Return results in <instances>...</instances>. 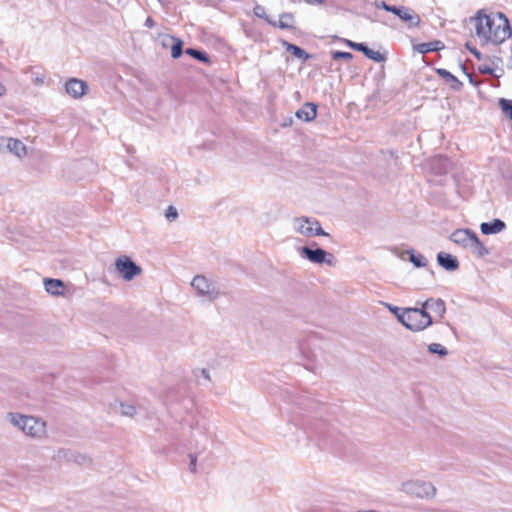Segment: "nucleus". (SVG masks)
I'll return each instance as SVG.
<instances>
[{
  "label": "nucleus",
  "mask_w": 512,
  "mask_h": 512,
  "mask_svg": "<svg viewBox=\"0 0 512 512\" xmlns=\"http://www.w3.org/2000/svg\"><path fill=\"white\" fill-rule=\"evenodd\" d=\"M189 459H190V463H189V471L192 472V473H195L196 470H197V455L196 454H189Z\"/></svg>",
  "instance_id": "nucleus-39"
},
{
  "label": "nucleus",
  "mask_w": 512,
  "mask_h": 512,
  "mask_svg": "<svg viewBox=\"0 0 512 512\" xmlns=\"http://www.w3.org/2000/svg\"><path fill=\"white\" fill-rule=\"evenodd\" d=\"M402 325L410 331L420 332L433 324V319L429 318L426 320L420 317L416 308H406V314Z\"/></svg>",
  "instance_id": "nucleus-5"
},
{
  "label": "nucleus",
  "mask_w": 512,
  "mask_h": 512,
  "mask_svg": "<svg viewBox=\"0 0 512 512\" xmlns=\"http://www.w3.org/2000/svg\"><path fill=\"white\" fill-rule=\"evenodd\" d=\"M430 301V310L436 313L440 318H443L446 313L445 302L441 298H429Z\"/></svg>",
  "instance_id": "nucleus-25"
},
{
  "label": "nucleus",
  "mask_w": 512,
  "mask_h": 512,
  "mask_svg": "<svg viewBox=\"0 0 512 512\" xmlns=\"http://www.w3.org/2000/svg\"><path fill=\"white\" fill-rule=\"evenodd\" d=\"M478 72L481 73V74H489V75H494L496 78H499L502 76L503 74V69H501V74H495L494 73V68L488 66V65H480L478 66Z\"/></svg>",
  "instance_id": "nucleus-37"
},
{
  "label": "nucleus",
  "mask_w": 512,
  "mask_h": 512,
  "mask_svg": "<svg viewBox=\"0 0 512 512\" xmlns=\"http://www.w3.org/2000/svg\"><path fill=\"white\" fill-rule=\"evenodd\" d=\"M331 57L333 60H344V61H350L353 59V54L350 52L345 51H331Z\"/></svg>",
  "instance_id": "nucleus-35"
},
{
  "label": "nucleus",
  "mask_w": 512,
  "mask_h": 512,
  "mask_svg": "<svg viewBox=\"0 0 512 512\" xmlns=\"http://www.w3.org/2000/svg\"><path fill=\"white\" fill-rule=\"evenodd\" d=\"M291 124H292V119H289V121H286V123H284V126L291 125Z\"/></svg>",
  "instance_id": "nucleus-53"
},
{
  "label": "nucleus",
  "mask_w": 512,
  "mask_h": 512,
  "mask_svg": "<svg viewBox=\"0 0 512 512\" xmlns=\"http://www.w3.org/2000/svg\"><path fill=\"white\" fill-rule=\"evenodd\" d=\"M144 25L147 27V28H153L155 26V21L152 17H147V19L145 20V23Z\"/></svg>",
  "instance_id": "nucleus-46"
},
{
  "label": "nucleus",
  "mask_w": 512,
  "mask_h": 512,
  "mask_svg": "<svg viewBox=\"0 0 512 512\" xmlns=\"http://www.w3.org/2000/svg\"><path fill=\"white\" fill-rule=\"evenodd\" d=\"M201 374L202 376L207 379V380H210V375H209V371L206 370V369H201Z\"/></svg>",
  "instance_id": "nucleus-49"
},
{
  "label": "nucleus",
  "mask_w": 512,
  "mask_h": 512,
  "mask_svg": "<svg viewBox=\"0 0 512 512\" xmlns=\"http://www.w3.org/2000/svg\"><path fill=\"white\" fill-rule=\"evenodd\" d=\"M62 457L66 458L69 461L72 460L78 464H85V463L90 462V459L83 454L74 453L72 451L65 450V449H59L58 450V458H62Z\"/></svg>",
  "instance_id": "nucleus-21"
},
{
  "label": "nucleus",
  "mask_w": 512,
  "mask_h": 512,
  "mask_svg": "<svg viewBox=\"0 0 512 512\" xmlns=\"http://www.w3.org/2000/svg\"><path fill=\"white\" fill-rule=\"evenodd\" d=\"M367 47H368V45L366 43L357 42L355 47H354V50L358 51V52H362L364 54L366 49H367Z\"/></svg>",
  "instance_id": "nucleus-43"
},
{
  "label": "nucleus",
  "mask_w": 512,
  "mask_h": 512,
  "mask_svg": "<svg viewBox=\"0 0 512 512\" xmlns=\"http://www.w3.org/2000/svg\"><path fill=\"white\" fill-rule=\"evenodd\" d=\"M437 262L439 266L449 272L456 271L460 265L456 256L442 251L437 254Z\"/></svg>",
  "instance_id": "nucleus-11"
},
{
  "label": "nucleus",
  "mask_w": 512,
  "mask_h": 512,
  "mask_svg": "<svg viewBox=\"0 0 512 512\" xmlns=\"http://www.w3.org/2000/svg\"><path fill=\"white\" fill-rule=\"evenodd\" d=\"M22 432L31 437H41L45 433V423L33 416H27L22 426Z\"/></svg>",
  "instance_id": "nucleus-9"
},
{
  "label": "nucleus",
  "mask_w": 512,
  "mask_h": 512,
  "mask_svg": "<svg viewBox=\"0 0 512 512\" xmlns=\"http://www.w3.org/2000/svg\"><path fill=\"white\" fill-rule=\"evenodd\" d=\"M163 45L171 46V56L173 59H178L183 54V41L179 38L167 35L163 40Z\"/></svg>",
  "instance_id": "nucleus-15"
},
{
  "label": "nucleus",
  "mask_w": 512,
  "mask_h": 512,
  "mask_svg": "<svg viewBox=\"0 0 512 512\" xmlns=\"http://www.w3.org/2000/svg\"><path fill=\"white\" fill-rule=\"evenodd\" d=\"M191 285L201 295L208 296L210 299L218 297V291L215 286L212 285L208 279L203 275H197L193 278Z\"/></svg>",
  "instance_id": "nucleus-8"
},
{
  "label": "nucleus",
  "mask_w": 512,
  "mask_h": 512,
  "mask_svg": "<svg viewBox=\"0 0 512 512\" xmlns=\"http://www.w3.org/2000/svg\"><path fill=\"white\" fill-rule=\"evenodd\" d=\"M317 108V104L312 102H306L302 105V107L299 110L296 111L295 115L300 120L310 122L316 118Z\"/></svg>",
  "instance_id": "nucleus-12"
},
{
  "label": "nucleus",
  "mask_w": 512,
  "mask_h": 512,
  "mask_svg": "<svg viewBox=\"0 0 512 512\" xmlns=\"http://www.w3.org/2000/svg\"><path fill=\"white\" fill-rule=\"evenodd\" d=\"M506 227V224L501 219L495 218L490 222H483L480 225V230L484 235H492L501 232Z\"/></svg>",
  "instance_id": "nucleus-14"
},
{
  "label": "nucleus",
  "mask_w": 512,
  "mask_h": 512,
  "mask_svg": "<svg viewBox=\"0 0 512 512\" xmlns=\"http://www.w3.org/2000/svg\"><path fill=\"white\" fill-rule=\"evenodd\" d=\"M472 20L475 21L476 35L483 44L499 45L512 36L509 20L502 12L491 16L479 10Z\"/></svg>",
  "instance_id": "nucleus-1"
},
{
  "label": "nucleus",
  "mask_w": 512,
  "mask_h": 512,
  "mask_svg": "<svg viewBox=\"0 0 512 512\" xmlns=\"http://www.w3.org/2000/svg\"><path fill=\"white\" fill-rule=\"evenodd\" d=\"M466 77L468 78V81L471 85H473L475 87H478L481 85V81H478L477 79H475V77L472 74L466 73Z\"/></svg>",
  "instance_id": "nucleus-42"
},
{
  "label": "nucleus",
  "mask_w": 512,
  "mask_h": 512,
  "mask_svg": "<svg viewBox=\"0 0 512 512\" xmlns=\"http://www.w3.org/2000/svg\"><path fill=\"white\" fill-rule=\"evenodd\" d=\"M473 234H476V233L469 229H457L451 234L450 239L455 244H458L464 248H467L470 245Z\"/></svg>",
  "instance_id": "nucleus-13"
},
{
  "label": "nucleus",
  "mask_w": 512,
  "mask_h": 512,
  "mask_svg": "<svg viewBox=\"0 0 512 512\" xmlns=\"http://www.w3.org/2000/svg\"><path fill=\"white\" fill-rule=\"evenodd\" d=\"M305 367H306L308 370H313L311 367H308L307 365H305Z\"/></svg>",
  "instance_id": "nucleus-56"
},
{
  "label": "nucleus",
  "mask_w": 512,
  "mask_h": 512,
  "mask_svg": "<svg viewBox=\"0 0 512 512\" xmlns=\"http://www.w3.org/2000/svg\"><path fill=\"white\" fill-rule=\"evenodd\" d=\"M406 253L409 255V261L414 265V267L423 268L427 266L428 260L424 255L416 253L414 249H409Z\"/></svg>",
  "instance_id": "nucleus-23"
},
{
  "label": "nucleus",
  "mask_w": 512,
  "mask_h": 512,
  "mask_svg": "<svg viewBox=\"0 0 512 512\" xmlns=\"http://www.w3.org/2000/svg\"><path fill=\"white\" fill-rule=\"evenodd\" d=\"M115 268L125 281H131L142 273V268L126 255L116 258Z\"/></svg>",
  "instance_id": "nucleus-4"
},
{
  "label": "nucleus",
  "mask_w": 512,
  "mask_h": 512,
  "mask_svg": "<svg viewBox=\"0 0 512 512\" xmlns=\"http://www.w3.org/2000/svg\"><path fill=\"white\" fill-rule=\"evenodd\" d=\"M427 350L431 354H437L439 357L443 358L448 355V350L441 344L431 343L428 345Z\"/></svg>",
  "instance_id": "nucleus-28"
},
{
  "label": "nucleus",
  "mask_w": 512,
  "mask_h": 512,
  "mask_svg": "<svg viewBox=\"0 0 512 512\" xmlns=\"http://www.w3.org/2000/svg\"><path fill=\"white\" fill-rule=\"evenodd\" d=\"M391 13L405 23L409 29L418 27L421 22L420 16L413 9L406 6L395 5Z\"/></svg>",
  "instance_id": "nucleus-7"
},
{
  "label": "nucleus",
  "mask_w": 512,
  "mask_h": 512,
  "mask_svg": "<svg viewBox=\"0 0 512 512\" xmlns=\"http://www.w3.org/2000/svg\"><path fill=\"white\" fill-rule=\"evenodd\" d=\"M367 47H368V45L366 43L357 42L355 47H354V50L358 51V52H362L364 54L366 49H367Z\"/></svg>",
  "instance_id": "nucleus-44"
},
{
  "label": "nucleus",
  "mask_w": 512,
  "mask_h": 512,
  "mask_svg": "<svg viewBox=\"0 0 512 512\" xmlns=\"http://www.w3.org/2000/svg\"><path fill=\"white\" fill-rule=\"evenodd\" d=\"M26 418H27L26 415H22V414H19V413L9 412L7 414V419L9 420V422L13 426L18 427L21 431H22L23 423L25 422Z\"/></svg>",
  "instance_id": "nucleus-27"
},
{
  "label": "nucleus",
  "mask_w": 512,
  "mask_h": 512,
  "mask_svg": "<svg viewBox=\"0 0 512 512\" xmlns=\"http://www.w3.org/2000/svg\"><path fill=\"white\" fill-rule=\"evenodd\" d=\"M343 41H344V43H345L348 47H350L351 49H353V50H354V47H355V45H356V43H357V42H354V41H351V40H348V39H344Z\"/></svg>",
  "instance_id": "nucleus-47"
},
{
  "label": "nucleus",
  "mask_w": 512,
  "mask_h": 512,
  "mask_svg": "<svg viewBox=\"0 0 512 512\" xmlns=\"http://www.w3.org/2000/svg\"><path fill=\"white\" fill-rule=\"evenodd\" d=\"M293 21H294V19H293V20H290V19H284V22H286V23H288V24H292V25H293V23H292Z\"/></svg>",
  "instance_id": "nucleus-51"
},
{
  "label": "nucleus",
  "mask_w": 512,
  "mask_h": 512,
  "mask_svg": "<svg viewBox=\"0 0 512 512\" xmlns=\"http://www.w3.org/2000/svg\"><path fill=\"white\" fill-rule=\"evenodd\" d=\"M385 305L388 308V310L395 315V317L401 324L405 322L404 318H405V314H406V308L402 309V308H399L397 306H394V305L388 304V303H386Z\"/></svg>",
  "instance_id": "nucleus-31"
},
{
  "label": "nucleus",
  "mask_w": 512,
  "mask_h": 512,
  "mask_svg": "<svg viewBox=\"0 0 512 512\" xmlns=\"http://www.w3.org/2000/svg\"><path fill=\"white\" fill-rule=\"evenodd\" d=\"M291 124H292V119H289V121H286V123H284V126L291 125Z\"/></svg>",
  "instance_id": "nucleus-54"
},
{
  "label": "nucleus",
  "mask_w": 512,
  "mask_h": 512,
  "mask_svg": "<svg viewBox=\"0 0 512 512\" xmlns=\"http://www.w3.org/2000/svg\"><path fill=\"white\" fill-rule=\"evenodd\" d=\"M44 286L47 293L58 296L63 293L62 289L64 288V282L60 279L45 278Z\"/></svg>",
  "instance_id": "nucleus-20"
},
{
  "label": "nucleus",
  "mask_w": 512,
  "mask_h": 512,
  "mask_svg": "<svg viewBox=\"0 0 512 512\" xmlns=\"http://www.w3.org/2000/svg\"><path fill=\"white\" fill-rule=\"evenodd\" d=\"M310 223L312 225V236H329V234L323 230V228L320 225V222L317 219L312 218Z\"/></svg>",
  "instance_id": "nucleus-33"
},
{
  "label": "nucleus",
  "mask_w": 512,
  "mask_h": 512,
  "mask_svg": "<svg viewBox=\"0 0 512 512\" xmlns=\"http://www.w3.org/2000/svg\"><path fill=\"white\" fill-rule=\"evenodd\" d=\"M253 14L257 18L265 20L269 25H271L274 28H279L282 30L294 29V25L284 22V19L293 20L294 15L291 12L281 13L279 15V21H275L266 14L265 8L262 5L256 4L253 8Z\"/></svg>",
  "instance_id": "nucleus-6"
},
{
  "label": "nucleus",
  "mask_w": 512,
  "mask_h": 512,
  "mask_svg": "<svg viewBox=\"0 0 512 512\" xmlns=\"http://www.w3.org/2000/svg\"><path fill=\"white\" fill-rule=\"evenodd\" d=\"M299 253L302 258L315 264L325 263L328 266H334L336 263L334 255L318 247L316 242H313L311 246H302L299 248Z\"/></svg>",
  "instance_id": "nucleus-2"
},
{
  "label": "nucleus",
  "mask_w": 512,
  "mask_h": 512,
  "mask_svg": "<svg viewBox=\"0 0 512 512\" xmlns=\"http://www.w3.org/2000/svg\"><path fill=\"white\" fill-rule=\"evenodd\" d=\"M460 68H461V71L466 75V73H469L465 67L464 64L460 63Z\"/></svg>",
  "instance_id": "nucleus-50"
},
{
  "label": "nucleus",
  "mask_w": 512,
  "mask_h": 512,
  "mask_svg": "<svg viewBox=\"0 0 512 512\" xmlns=\"http://www.w3.org/2000/svg\"><path fill=\"white\" fill-rule=\"evenodd\" d=\"M418 304H420V307H415V308L418 311V314H420V317H423L426 320H428L429 318H432L431 315L427 311L428 309H430L429 298L421 303L418 302Z\"/></svg>",
  "instance_id": "nucleus-32"
},
{
  "label": "nucleus",
  "mask_w": 512,
  "mask_h": 512,
  "mask_svg": "<svg viewBox=\"0 0 512 512\" xmlns=\"http://www.w3.org/2000/svg\"><path fill=\"white\" fill-rule=\"evenodd\" d=\"M445 45L442 41L435 40L431 42L419 43L414 46V49L420 54H427L429 52L440 51L444 49Z\"/></svg>",
  "instance_id": "nucleus-19"
},
{
  "label": "nucleus",
  "mask_w": 512,
  "mask_h": 512,
  "mask_svg": "<svg viewBox=\"0 0 512 512\" xmlns=\"http://www.w3.org/2000/svg\"><path fill=\"white\" fill-rule=\"evenodd\" d=\"M465 46L470 51V53H472L476 57L477 60H482L483 55L480 51L476 49V47L471 46L468 42L466 43Z\"/></svg>",
  "instance_id": "nucleus-40"
},
{
  "label": "nucleus",
  "mask_w": 512,
  "mask_h": 512,
  "mask_svg": "<svg viewBox=\"0 0 512 512\" xmlns=\"http://www.w3.org/2000/svg\"><path fill=\"white\" fill-rule=\"evenodd\" d=\"M45 76L44 75H38L35 78H33V83L37 86H40L44 83Z\"/></svg>",
  "instance_id": "nucleus-45"
},
{
  "label": "nucleus",
  "mask_w": 512,
  "mask_h": 512,
  "mask_svg": "<svg viewBox=\"0 0 512 512\" xmlns=\"http://www.w3.org/2000/svg\"><path fill=\"white\" fill-rule=\"evenodd\" d=\"M402 491L418 498H433L436 495V487L426 481L409 480L402 484Z\"/></svg>",
  "instance_id": "nucleus-3"
},
{
  "label": "nucleus",
  "mask_w": 512,
  "mask_h": 512,
  "mask_svg": "<svg viewBox=\"0 0 512 512\" xmlns=\"http://www.w3.org/2000/svg\"><path fill=\"white\" fill-rule=\"evenodd\" d=\"M310 223L312 225V236H329V234L323 230V228L320 225V222L317 219L312 218Z\"/></svg>",
  "instance_id": "nucleus-34"
},
{
  "label": "nucleus",
  "mask_w": 512,
  "mask_h": 512,
  "mask_svg": "<svg viewBox=\"0 0 512 512\" xmlns=\"http://www.w3.org/2000/svg\"><path fill=\"white\" fill-rule=\"evenodd\" d=\"M498 105L503 113L512 121V100L506 98H500Z\"/></svg>",
  "instance_id": "nucleus-30"
},
{
  "label": "nucleus",
  "mask_w": 512,
  "mask_h": 512,
  "mask_svg": "<svg viewBox=\"0 0 512 512\" xmlns=\"http://www.w3.org/2000/svg\"><path fill=\"white\" fill-rule=\"evenodd\" d=\"M88 89L87 83L77 78H71L65 83V90L73 98H80Z\"/></svg>",
  "instance_id": "nucleus-10"
},
{
  "label": "nucleus",
  "mask_w": 512,
  "mask_h": 512,
  "mask_svg": "<svg viewBox=\"0 0 512 512\" xmlns=\"http://www.w3.org/2000/svg\"><path fill=\"white\" fill-rule=\"evenodd\" d=\"M470 248L472 253L477 255L478 257L482 258L489 254L488 249L483 245V243L480 241L477 234H473L472 240L470 242V245L467 247Z\"/></svg>",
  "instance_id": "nucleus-22"
},
{
  "label": "nucleus",
  "mask_w": 512,
  "mask_h": 512,
  "mask_svg": "<svg viewBox=\"0 0 512 512\" xmlns=\"http://www.w3.org/2000/svg\"><path fill=\"white\" fill-rule=\"evenodd\" d=\"M436 73L450 84V88L453 91H460L463 88V83L448 70L437 68Z\"/></svg>",
  "instance_id": "nucleus-16"
},
{
  "label": "nucleus",
  "mask_w": 512,
  "mask_h": 512,
  "mask_svg": "<svg viewBox=\"0 0 512 512\" xmlns=\"http://www.w3.org/2000/svg\"><path fill=\"white\" fill-rule=\"evenodd\" d=\"M308 4H323L324 0H304Z\"/></svg>",
  "instance_id": "nucleus-48"
},
{
  "label": "nucleus",
  "mask_w": 512,
  "mask_h": 512,
  "mask_svg": "<svg viewBox=\"0 0 512 512\" xmlns=\"http://www.w3.org/2000/svg\"><path fill=\"white\" fill-rule=\"evenodd\" d=\"M8 149L18 157L26 154V146L18 139H9Z\"/></svg>",
  "instance_id": "nucleus-26"
},
{
  "label": "nucleus",
  "mask_w": 512,
  "mask_h": 512,
  "mask_svg": "<svg viewBox=\"0 0 512 512\" xmlns=\"http://www.w3.org/2000/svg\"><path fill=\"white\" fill-rule=\"evenodd\" d=\"M185 53L202 63L210 64V62H211L210 56L203 50L189 47L185 50Z\"/></svg>",
  "instance_id": "nucleus-24"
},
{
  "label": "nucleus",
  "mask_w": 512,
  "mask_h": 512,
  "mask_svg": "<svg viewBox=\"0 0 512 512\" xmlns=\"http://www.w3.org/2000/svg\"><path fill=\"white\" fill-rule=\"evenodd\" d=\"M364 55L368 59L373 60L374 62H377V63H381V62H384L386 60L385 54H383V53H381L379 51H374V50H372L369 47H367Z\"/></svg>",
  "instance_id": "nucleus-29"
},
{
  "label": "nucleus",
  "mask_w": 512,
  "mask_h": 512,
  "mask_svg": "<svg viewBox=\"0 0 512 512\" xmlns=\"http://www.w3.org/2000/svg\"><path fill=\"white\" fill-rule=\"evenodd\" d=\"M165 217L170 222L175 221L178 217L177 209L172 205L168 206V208L166 209V212H165Z\"/></svg>",
  "instance_id": "nucleus-38"
},
{
  "label": "nucleus",
  "mask_w": 512,
  "mask_h": 512,
  "mask_svg": "<svg viewBox=\"0 0 512 512\" xmlns=\"http://www.w3.org/2000/svg\"><path fill=\"white\" fill-rule=\"evenodd\" d=\"M1 90L2 91H0V96H2L4 94L5 88L3 86H1Z\"/></svg>",
  "instance_id": "nucleus-55"
},
{
  "label": "nucleus",
  "mask_w": 512,
  "mask_h": 512,
  "mask_svg": "<svg viewBox=\"0 0 512 512\" xmlns=\"http://www.w3.org/2000/svg\"><path fill=\"white\" fill-rule=\"evenodd\" d=\"M281 44L283 47H285L286 51L291 53L297 59L302 60L303 62H306L311 58V55L309 53H307L303 48L299 47L296 44L289 43L286 40H282Z\"/></svg>",
  "instance_id": "nucleus-18"
},
{
  "label": "nucleus",
  "mask_w": 512,
  "mask_h": 512,
  "mask_svg": "<svg viewBox=\"0 0 512 512\" xmlns=\"http://www.w3.org/2000/svg\"><path fill=\"white\" fill-rule=\"evenodd\" d=\"M376 6L378 8H382L383 10L391 13V11L393 10L395 5H390V4L386 3L385 1H380V3H377Z\"/></svg>",
  "instance_id": "nucleus-41"
},
{
  "label": "nucleus",
  "mask_w": 512,
  "mask_h": 512,
  "mask_svg": "<svg viewBox=\"0 0 512 512\" xmlns=\"http://www.w3.org/2000/svg\"><path fill=\"white\" fill-rule=\"evenodd\" d=\"M120 409L123 416L133 417L136 414V408L132 404L120 402Z\"/></svg>",
  "instance_id": "nucleus-36"
},
{
  "label": "nucleus",
  "mask_w": 512,
  "mask_h": 512,
  "mask_svg": "<svg viewBox=\"0 0 512 512\" xmlns=\"http://www.w3.org/2000/svg\"><path fill=\"white\" fill-rule=\"evenodd\" d=\"M312 220L311 217H297L294 219V227H295V230L306 236V237H311L312 236V225L310 223V221Z\"/></svg>",
  "instance_id": "nucleus-17"
},
{
  "label": "nucleus",
  "mask_w": 512,
  "mask_h": 512,
  "mask_svg": "<svg viewBox=\"0 0 512 512\" xmlns=\"http://www.w3.org/2000/svg\"><path fill=\"white\" fill-rule=\"evenodd\" d=\"M492 85H493L494 87H499V86H500V82H499V80H497L496 82H494Z\"/></svg>",
  "instance_id": "nucleus-52"
}]
</instances>
